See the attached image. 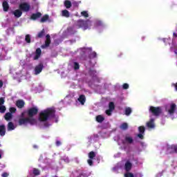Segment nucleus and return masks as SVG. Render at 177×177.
<instances>
[{
  "label": "nucleus",
  "mask_w": 177,
  "mask_h": 177,
  "mask_svg": "<svg viewBox=\"0 0 177 177\" xmlns=\"http://www.w3.org/2000/svg\"><path fill=\"white\" fill-rule=\"evenodd\" d=\"M38 114V107L34 106L30 108L26 111L21 113L19 120V125H37V119L34 118V115Z\"/></svg>",
  "instance_id": "obj_1"
},
{
  "label": "nucleus",
  "mask_w": 177,
  "mask_h": 177,
  "mask_svg": "<svg viewBox=\"0 0 177 177\" xmlns=\"http://www.w3.org/2000/svg\"><path fill=\"white\" fill-rule=\"evenodd\" d=\"M76 25L79 28H82L83 30H91L92 28H97V30H100L103 27V23L101 21H97L93 22L92 21L88 19L86 21L80 19L77 21Z\"/></svg>",
  "instance_id": "obj_2"
},
{
  "label": "nucleus",
  "mask_w": 177,
  "mask_h": 177,
  "mask_svg": "<svg viewBox=\"0 0 177 177\" xmlns=\"http://www.w3.org/2000/svg\"><path fill=\"white\" fill-rule=\"evenodd\" d=\"M55 113L56 111L55 108H47L43 111H41L39 114V121L44 124V127H49V124H48V121L49 120H52L53 117H55Z\"/></svg>",
  "instance_id": "obj_3"
},
{
  "label": "nucleus",
  "mask_w": 177,
  "mask_h": 177,
  "mask_svg": "<svg viewBox=\"0 0 177 177\" xmlns=\"http://www.w3.org/2000/svg\"><path fill=\"white\" fill-rule=\"evenodd\" d=\"M131 168L132 163L131 162V160H127L126 162H120L118 163L115 167H113V171L117 172L118 171H120V169H125L128 172V171H131Z\"/></svg>",
  "instance_id": "obj_4"
},
{
  "label": "nucleus",
  "mask_w": 177,
  "mask_h": 177,
  "mask_svg": "<svg viewBox=\"0 0 177 177\" xmlns=\"http://www.w3.org/2000/svg\"><path fill=\"white\" fill-rule=\"evenodd\" d=\"M165 111L167 113L168 117H171V118L174 120V115L177 111V106L174 102L169 103L166 105L165 108Z\"/></svg>",
  "instance_id": "obj_5"
},
{
  "label": "nucleus",
  "mask_w": 177,
  "mask_h": 177,
  "mask_svg": "<svg viewBox=\"0 0 177 177\" xmlns=\"http://www.w3.org/2000/svg\"><path fill=\"white\" fill-rule=\"evenodd\" d=\"M176 41H177V30L173 33L172 46L171 47V50L177 55V45L175 44Z\"/></svg>",
  "instance_id": "obj_6"
},
{
  "label": "nucleus",
  "mask_w": 177,
  "mask_h": 177,
  "mask_svg": "<svg viewBox=\"0 0 177 177\" xmlns=\"http://www.w3.org/2000/svg\"><path fill=\"white\" fill-rule=\"evenodd\" d=\"M149 111L153 114V115H155L156 117H157V115H160V114H161V111H162V110L160 106H158V107L150 106Z\"/></svg>",
  "instance_id": "obj_7"
},
{
  "label": "nucleus",
  "mask_w": 177,
  "mask_h": 177,
  "mask_svg": "<svg viewBox=\"0 0 177 177\" xmlns=\"http://www.w3.org/2000/svg\"><path fill=\"white\" fill-rule=\"evenodd\" d=\"M19 9L23 12H29L31 9V6L28 3L24 2L19 4Z\"/></svg>",
  "instance_id": "obj_8"
},
{
  "label": "nucleus",
  "mask_w": 177,
  "mask_h": 177,
  "mask_svg": "<svg viewBox=\"0 0 177 177\" xmlns=\"http://www.w3.org/2000/svg\"><path fill=\"white\" fill-rule=\"evenodd\" d=\"M154 121H156V118L151 116L150 120L147 122V127L149 129H154L156 128V123H154Z\"/></svg>",
  "instance_id": "obj_9"
},
{
  "label": "nucleus",
  "mask_w": 177,
  "mask_h": 177,
  "mask_svg": "<svg viewBox=\"0 0 177 177\" xmlns=\"http://www.w3.org/2000/svg\"><path fill=\"white\" fill-rule=\"evenodd\" d=\"M43 69H44V64H39L35 67V69L33 71V74L35 75H38V74H41V73H42Z\"/></svg>",
  "instance_id": "obj_10"
},
{
  "label": "nucleus",
  "mask_w": 177,
  "mask_h": 177,
  "mask_svg": "<svg viewBox=\"0 0 177 177\" xmlns=\"http://www.w3.org/2000/svg\"><path fill=\"white\" fill-rule=\"evenodd\" d=\"M41 48H37L36 50V52L30 56V58L32 59V60H38V59H39L41 56Z\"/></svg>",
  "instance_id": "obj_11"
},
{
  "label": "nucleus",
  "mask_w": 177,
  "mask_h": 177,
  "mask_svg": "<svg viewBox=\"0 0 177 177\" xmlns=\"http://www.w3.org/2000/svg\"><path fill=\"white\" fill-rule=\"evenodd\" d=\"M86 99L85 98V95H81L76 100L77 104H82V106H84L85 104Z\"/></svg>",
  "instance_id": "obj_12"
},
{
  "label": "nucleus",
  "mask_w": 177,
  "mask_h": 177,
  "mask_svg": "<svg viewBox=\"0 0 177 177\" xmlns=\"http://www.w3.org/2000/svg\"><path fill=\"white\" fill-rule=\"evenodd\" d=\"M167 151L168 153H177V145H167Z\"/></svg>",
  "instance_id": "obj_13"
},
{
  "label": "nucleus",
  "mask_w": 177,
  "mask_h": 177,
  "mask_svg": "<svg viewBox=\"0 0 177 177\" xmlns=\"http://www.w3.org/2000/svg\"><path fill=\"white\" fill-rule=\"evenodd\" d=\"M90 52H91V48H80L77 51V53H80L81 56H82V55H86V53H89Z\"/></svg>",
  "instance_id": "obj_14"
},
{
  "label": "nucleus",
  "mask_w": 177,
  "mask_h": 177,
  "mask_svg": "<svg viewBox=\"0 0 177 177\" xmlns=\"http://www.w3.org/2000/svg\"><path fill=\"white\" fill-rule=\"evenodd\" d=\"M12 15H14L15 17L19 19V17H21V15H23V11L21 9H17L12 12Z\"/></svg>",
  "instance_id": "obj_15"
},
{
  "label": "nucleus",
  "mask_w": 177,
  "mask_h": 177,
  "mask_svg": "<svg viewBox=\"0 0 177 177\" xmlns=\"http://www.w3.org/2000/svg\"><path fill=\"white\" fill-rule=\"evenodd\" d=\"M5 103V99L3 97L0 98V113H5L6 111V107L3 106Z\"/></svg>",
  "instance_id": "obj_16"
},
{
  "label": "nucleus",
  "mask_w": 177,
  "mask_h": 177,
  "mask_svg": "<svg viewBox=\"0 0 177 177\" xmlns=\"http://www.w3.org/2000/svg\"><path fill=\"white\" fill-rule=\"evenodd\" d=\"M133 142V139L131 136L127 135L125 136L124 140H123V145H130Z\"/></svg>",
  "instance_id": "obj_17"
},
{
  "label": "nucleus",
  "mask_w": 177,
  "mask_h": 177,
  "mask_svg": "<svg viewBox=\"0 0 177 177\" xmlns=\"http://www.w3.org/2000/svg\"><path fill=\"white\" fill-rule=\"evenodd\" d=\"M145 127L140 126L138 127L139 134L138 135V137L140 139H143V136H145Z\"/></svg>",
  "instance_id": "obj_18"
},
{
  "label": "nucleus",
  "mask_w": 177,
  "mask_h": 177,
  "mask_svg": "<svg viewBox=\"0 0 177 177\" xmlns=\"http://www.w3.org/2000/svg\"><path fill=\"white\" fill-rule=\"evenodd\" d=\"M114 109H115L114 103L110 102L109 103V109L106 111V114L107 115H111V113L113 112V110H114Z\"/></svg>",
  "instance_id": "obj_19"
},
{
  "label": "nucleus",
  "mask_w": 177,
  "mask_h": 177,
  "mask_svg": "<svg viewBox=\"0 0 177 177\" xmlns=\"http://www.w3.org/2000/svg\"><path fill=\"white\" fill-rule=\"evenodd\" d=\"M96 156V154H95V152L91 151L88 153V157H89V160H87V162L88 164V165L91 166L92 164H93V162L91 160L95 156Z\"/></svg>",
  "instance_id": "obj_20"
},
{
  "label": "nucleus",
  "mask_w": 177,
  "mask_h": 177,
  "mask_svg": "<svg viewBox=\"0 0 177 177\" xmlns=\"http://www.w3.org/2000/svg\"><path fill=\"white\" fill-rule=\"evenodd\" d=\"M142 176H143V174L140 173H138L135 175H133V174L130 172H127L126 174H124V177H142Z\"/></svg>",
  "instance_id": "obj_21"
},
{
  "label": "nucleus",
  "mask_w": 177,
  "mask_h": 177,
  "mask_svg": "<svg viewBox=\"0 0 177 177\" xmlns=\"http://www.w3.org/2000/svg\"><path fill=\"white\" fill-rule=\"evenodd\" d=\"M50 44V36H49L48 35H47L46 36V43L45 45L41 46V48H46L48 46H49V45Z\"/></svg>",
  "instance_id": "obj_22"
},
{
  "label": "nucleus",
  "mask_w": 177,
  "mask_h": 177,
  "mask_svg": "<svg viewBox=\"0 0 177 177\" xmlns=\"http://www.w3.org/2000/svg\"><path fill=\"white\" fill-rule=\"evenodd\" d=\"M5 133H6V127L5 125H0V136H5Z\"/></svg>",
  "instance_id": "obj_23"
},
{
  "label": "nucleus",
  "mask_w": 177,
  "mask_h": 177,
  "mask_svg": "<svg viewBox=\"0 0 177 177\" xmlns=\"http://www.w3.org/2000/svg\"><path fill=\"white\" fill-rule=\"evenodd\" d=\"M61 16H62V17H70V12L67 10H63L61 12Z\"/></svg>",
  "instance_id": "obj_24"
},
{
  "label": "nucleus",
  "mask_w": 177,
  "mask_h": 177,
  "mask_svg": "<svg viewBox=\"0 0 177 177\" xmlns=\"http://www.w3.org/2000/svg\"><path fill=\"white\" fill-rule=\"evenodd\" d=\"M16 129V126L13 124V122H10L8 124V131H13Z\"/></svg>",
  "instance_id": "obj_25"
},
{
  "label": "nucleus",
  "mask_w": 177,
  "mask_h": 177,
  "mask_svg": "<svg viewBox=\"0 0 177 177\" xmlns=\"http://www.w3.org/2000/svg\"><path fill=\"white\" fill-rule=\"evenodd\" d=\"M97 138H99V136H97V134H94L93 136H91L88 137V142H92V140L96 141L97 140Z\"/></svg>",
  "instance_id": "obj_26"
},
{
  "label": "nucleus",
  "mask_w": 177,
  "mask_h": 177,
  "mask_svg": "<svg viewBox=\"0 0 177 177\" xmlns=\"http://www.w3.org/2000/svg\"><path fill=\"white\" fill-rule=\"evenodd\" d=\"M41 17V13L40 12H37L36 14H32L30 17V19L32 20H37V19Z\"/></svg>",
  "instance_id": "obj_27"
},
{
  "label": "nucleus",
  "mask_w": 177,
  "mask_h": 177,
  "mask_svg": "<svg viewBox=\"0 0 177 177\" xmlns=\"http://www.w3.org/2000/svg\"><path fill=\"white\" fill-rule=\"evenodd\" d=\"M17 106L19 109H21L22 107L24 106V101L21 100H19L18 101H17Z\"/></svg>",
  "instance_id": "obj_28"
},
{
  "label": "nucleus",
  "mask_w": 177,
  "mask_h": 177,
  "mask_svg": "<svg viewBox=\"0 0 177 177\" xmlns=\"http://www.w3.org/2000/svg\"><path fill=\"white\" fill-rule=\"evenodd\" d=\"M96 121L97 122H103L104 121V116L102 115L96 116Z\"/></svg>",
  "instance_id": "obj_29"
},
{
  "label": "nucleus",
  "mask_w": 177,
  "mask_h": 177,
  "mask_svg": "<svg viewBox=\"0 0 177 177\" xmlns=\"http://www.w3.org/2000/svg\"><path fill=\"white\" fill-rule=\"evenodd\" d=\"M3 8L4 12H8L9 9V4L8 3V2L6 1L3 2Z\"/></svg>",
  "instance_id": "obj_30"
},
{
  "label": "nucleus",
  "mask_w": 177,
  "mask_h": 177,
  "mask_svg": "<svg viewBox=\"0 0 177 177\" xmlns=\"http://www.w3.org/2000/svg\"><path fill=\"white\" fill-rule=\"evenodd\" d=\"M64 6L66 9H70L71 8V1L66 0L64 1Z\"/></svg>",
  "instance_id": "obj_31"
},
{
  "label": "nucleus",
  "mask_w": 177,
  "mask_h": 177,
  "mask_svg": "<svg viewBox=\"0 0 177 177\" xmlns=\"http://www.w3.org/2000/svg\"><path fill=\"white\" fill-rule=\"evenodd\" d=\"M124 113L126 115H130L131 113H132V109H131L130 107H127L124 110Z\"/></svg>",
  "instance_id": "obj_32"
},
{
  "label": "nucleus",
  "mask_w": 177,
  "mask_h": 177,
  "mask_svg": "<svg viewBox=\"0 0 177 177\" xmlns=\"http://www.w3.org/2000/svg\"><path fill=\"white\" fill-rule=\"evenodd\" d=\"M5 120H6V121H10V120H12V114L10 113H6Z\"/></svg>",
  "instance_id": "obj_33"
},
{
  "label": "nucleus",
  "mask_w": 177,
  "mask_h": 177,
  "mask_svg": "<svg viewBox=\"0 0 177 177\" xmlns=\"http://www.w3.org/2000/svg\"><path fill=\"white\" fill-rule=\"evenodd\" d=\"M48 19H49L48 15H44L41 19V23H45V21H48Z\"/></svg>",
  "instance_id": "obj_34"
},
{
  "label": "nucleus",
  "mask_w": 177,
  "mask_h": 177,
  "mask_svg": "<svg viewBox=\"0 0 177 177\" xmlns=\"http://www.w3.org/2000/svg\"><path fill=\"white\" fill-rule=\"evenodd\" d=\"M81 15L83 16V17H89V14L88 13V11H82L81 12Z\"/></svg>",
  "instance_id": "obj_35"
},
{
  "label": "nucleus",
  "mask_w": 177,
  "mask_h": 177,
  "mask_svg": "<svg viewBox=\"0 0 177 177\" xmlns=\"http://www.w3.org/2000/svg\"><path fill=\"white\" fill-rule=\"evenodd\" d=\"M25 41L28 43L30 44L31 42V37H30L29 35H27L25 37Z\"/></svg>",
  "instance_id": "obj_36"
},
{
  "label": "nucleus",
  "mask_w": 177,
  "mask_h": 177,
  "mask_svg": "<svg viewBox=\"0 0 177 177\" xmlns=\"http://www.w3.org/2000/svg\"><path fill=\"white\" fill-rule=\"evenodd\" d=\"M73 67L75 70H78V68H80V64L77 62H74Z\"/></svg>",
  "instance_id": "obj_37"
},
{
  "label": "nucleus",
  "mask_w": 177,
  "mask_h": 177,
  "mask_svg": "<svg viewBox=\"0 0 177 177\" xmlns=\"http://www.w3.org/2000/svg\"><path fill=\"white\" fill-rule=\"evenodd\" d=\"M127 128H128V124H127V123H123L120 126L121 129H127Z\"/></svg>",
  "instance_id": "obj_38"
},
{
  "label": "nucleus",
  "mask_w": 177,
  "mask_h": 177,
  "mask_svg": "<svg viewBox=\"0 0 177 177\" xmlns=\"http://www.w3.org/2000/svg\"><path fill=\"white\" fill-rule=\"evenodd\" d=\"M44 35H45V30H43L42 31H41V32L38 34L39 38H41V37H44Z\"/></svg>",
  "instance_id": "obj_39"
},
{
  "label": "nucleus",
  "mask_w": 177,
  "mask_h": 177,
  "mask_svg": "<svg viewBox=\"0 0 177 177\" xmlns=\"http://www.w3.org/2000/svg\"><path fill=\"white\" fill-rule=\"evenodd\" d=\"M32 173L34 174V175H39V171L38 170V169H33Z\"/></svg>",
  "instance_id": "obj_40"
},
{
  "label": "nucleus",
  "mask_w": 177,
  "mask_h": 177,
  "mask_svg": "<svg viewBox=\"0 0 177 177\" xmlns=\"http://www.w3.org/2000/svg\"><path fill=\"white\" fill-rule=\"evenodd\" d=\"M122 88L123 89H128L129 88V84H127V83H124L123 85H122Z\"/></svg>",
  "instance_id": "obj_41"
},
{
  "label": "nucleus",
  "mask_w": 177,
  "mask_h": 177,
  "mask_svg": "<svg viewBox=\"0 0 177 177\" xmlns=\"http://www.w3.org/2000/svg\"><path fill=\"white\" fill-rule=\"evenodd\" d=\"M109 137H110V133H106L102 135V138H104V139H106V138H109Z\"/></svg>",
  "instance_id": "obj_42"
},
{
  "label": "nucleus",
  "mask_w": 177,
  "mask_h": 177,
  "mask_svg": "<svg viewBox=\"0 0 177 177\" xmlns=\"http://www.w3.org/2000/svg\"><path fill=\"white\" fill-rule=\"evenodd\" d=\"M171 41V39H163V42H165V44H167V42H168V44H169V42Z\"/></svg>",
  "instance_id": "obj_43"
},
{
  "label": "nucleus",
  "mask_w": 177,
  "mask_h": 177,
  "mask_svg": "<svg viewBox=\"0 0 177 177\" xmlns=\"http://www.w3.org/2000/svg\"><path fill=\"white\" fill-rule=\"evenodd\" d=\"M90 57H96V53L95 52H92Z\"/></svg>",
  "instance_id": "obj_44"
},
{
  "label": "nucleus",
  "mask_w": 177,
  "mask_h": 177,
  "mask_svg": "<svg viewBox=\"0 0 177 177\" xmlns=\"http://www.w3.org/2000/svg\"><path fill=\"white\" fill-rule=\"evenodd\" d=\"M10 113H15L16 112V108H10Z\"/></svg>",
  "instance_id": "obj_45"
},
{
  "label": "nucleus",
  "mask_w": 177,
  "mask_h": 177,
  "mask_svg": "<svg viewBox=\"0 0 177 177\" xmlns=\"http://www.w3.org/2000/svg\"><path fill=\"white\" fill-rule=\"evenodd\" d=\"M2 177H8L9 176V174L8 173H3L2 175H1Z\"/></svg>",
  "instance_id": "obj_46"
},
{
  "label": "nucleus",
  "mask_w": 177,
  "mask_h": 177,
  "mask_svg": "<svg viewBox=\"0 0 177 177\" xmlns=\"http://www.w3.org/2000/svg\"><path fill=\"white\" fill-rule=\"evenodd\" d=\"M73 96H74V95H67V96L65 97L64 100H67V99H70V97H73Z\"/></svg>",
  "instance_id": "obj_47"
},
{
  "label": "nucleus",
  "mask_w": 177,
  "mask_h": 177,
  "mask_svg": "<svg viewBox=\"0 0 177 177\" xmlns=\"http://www.w3.org/2000/svg\"><path fill=\"white\" fill-rule=\"evenodd\" d=\"M90 74H91V75H93L96 74V71H92L90 72Z\"/></svg>",
  "instance_id": "obj_48"
},
{
  "label": "nucleus",
  "mask_w": 177,
  "mask_h": 177,
  "mask_svg": "<svg viewBox=\"0 0 177 177\" xmlns=\"http://www.w3.org/2000/svg\"><path fill=\"white\" fill-rule=\"evenodd\" d=\"M60 145H62V142L60 141H57L56 142V145L57 146H60Z\"/></svg>",
  "instance_id": "obj_49"
},
{
  "label": "nucleus",
  "mask_w": 177,
  "mask_h": 177,
  "mask_svg": "<svg viewBox=\"0 0 177 177\" xmlns=\"http://www.w3.org/2000/svg\"><path fill=\"white\" fill-rule=\"evenodd\" d=\"M176 91H177V83L173 84Z\"/></svg>",
  "instance_id": "obj_50"
},
{
  "label": "nucleus",
  "mask_w": 177,
  "mask_h": 177,
  "mask_svg": "<svg viewBox=\"0 0 177 177\" xmlns=\"http://www.w3.org/2000/svg\"><path fill=\"white\" fill-rule=\"evenodd\" d=\"M3 85V82H2L1 80H0V88H1V86Z\"/></svg>",
  "instance_id": "obj_51"
},
{
  "label": "nucleus",
  "mask_w": 177,
  "mask_h": 177,
  "mask_svg": "<svg viewBox=\"0 0 177 177\" xmlns=\"http://www.w3.org/2000/svg\"><path fill=\"white\" fill-rule=\"evenodd\" d=\"M3 153V151L0 150V158H1L2 153Z\"/></svg>",
  "instance_id": "obj_52"
},
{
  "label": "nucleus",
  "mask_w": 177,
  "mask_h": 177,
  "mask_svg": "<svg viewBox=\"0 0 177 177\" xmlns=\"http://www.w3.org/2000/svg\"><path fill=\"white\" fill-rule=\"evenodd\" d=\"M64 161H65V162H68V158H66L64 159Z\"/></svg>",
  "instance_id": "obj_53"
},
{
  "label": "nucleus",
  "mask_w": 177,
  "mask_h": 177,
  "mask_svg": "<svg viewBox=\"0 0 177 177\" xmlns=\"http://www.w3.org/2000/svg\"><path fill=\"white\" fill-rule=\"evenodd\" d=\"M1 168H5V165H1Z\"/></svg>",
  "instance_id": "obj_54"
},
{
  "label": "nucleus",
  "mask_w": 177,
  "mask_h": 177,
  "mask_svg": "<svg viewBox=\"0 0 177 177\" xmlns=\"http://www.w3.org/2000/svg\"><path fill=\"white\" fill-rule=\"evenodd\" d=\"M34 147H35V149H37V146L35 145Z\"/></svg>",
  "instance_id": "obj_55"
},
{
  "label": "nucleus",
  "mask_w": 177,
  "mask_h": 177,
  "mask_svg": "<svg viewBox=\"0 0 177 177\" xmlns=\"http://www.w3.org/2000/svg\"><path fill=\"white\" fill-rule=\"evenodd\" d=\"M95 64H92V66H93Z\"/></svg>",
  "instance_id": "obj_56"
}]
</instances>
